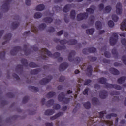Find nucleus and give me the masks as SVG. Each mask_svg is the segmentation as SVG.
Listing matches in <instances>:
<instances>
[{
	"instance_id": "obj_29",
	"label": "nucleus",
	"mask_w": 126,
	"mask_h": 126,
	"mask_svg": "<svg viewBox=\"0 0 126 126\" xmlns=\"http://www.w3.org/2000/svg\"><path fill=\"white\" fill-rule=\"evenodd\" d=\"M54 20L51 17H46L43 19V21L46 23H52Z\"/></svg>"
},
{
	"instance_id": "obj_53",
	"label": "nucleus",
	"mask_w": 126,
	"mask_h": 126,
	"mask_svg": "<svg viewBox=\"0 0 126 126\" xmlns=\"http://www.w3.org/2000/svg\"><path fill=\"white\" fill-rule=\"evenodd\" d=\"M88 58L91 61V62H95V61H97V57L89 56Z\"/></svg>"
},
{
	"instance_id": "obj_11",
	"label": "nucleus",
	"mask_w": 126,
	"mask_h": 126,
	"mask_svg": "<svg viewBox=\"0 0 126 126\" xmlns=\"http://www.w3.org/2000/svg\"><path fill=\"white\" fill-rule=\"evenodd\" d=\"M11 2V0H6L5 2L2 5L1 7L4 9L5 11H8L9 10V3Z\"/></svg>"
},
{
	"instance_id": "obj_47",
	"label": "nucleus",
	"mask_w": 126,
	"mask_h": 126,
	"mask_svg": "<svg viewBox=\"0 0 126 126\" xmlns=\"http://www.w3.org/2000/svg\"><path fill=\"white\" fill-rule=\"evenodd\" d=\"M110 95L114 96V95H120V92L117 91H112L110 92Z\"/></svg>"
},
{
	"instance_id": "obj_35",
	"label": "nucleus",
	"mask_w": 126,
	"mask_h": 126,
	"mask_svg": "<svg viewBox=\"0 0 126 126\" xmlns=\"http://www.w3.org/2000/svg\"><path fill=\"white\" fill-rule=\"evenodd\" d=\"M12 29H16L18 26H19V22H14L12 23Z\"/></svg>"
},
{
	"instance_id": "obj_58",
	"label": "nucleus",
	"mask_w": 126,
	"mask_h": 126,
	"mask_svg": "<svg viewBox=\"0 0 126 126\" xmlns=\"http://www.w3.org/2000/svg\"><path fill=\"white\" fill-rule=\"evenodd\" d=\"M90 22L93 24L95 22V17L94 16H91L90 17Z\"/></svg>"
},
{
	"instance_id": "obj_20",
	"label": "nucleus",
	"mask_w": 126,
	"mask_h": 126,
	"mask_svg": "<svg viewBox=\"0 0 126 126\" xmlns=\"http://www.w3.org/2000/svg\"><path fill=\"white\" fill-rule=\"evenodd\" d=\"M55 114V110L54 109H47L45 112V115L46 116H52Z\"/></svg>"
},
{
	"instance_id": "obj_10",
	"label": "nucleus",
	"mask_w": 126,
	"mask_h": 126,
	"mask_svg": "<svg viewBox=\"0 0 126 126\" xmlns=\"http://www.w3.org/2000/svg\"><path fill=\"white\" fill-rule=\"evenodd\" d=\"M87 17H88V14L87 13H80L77 16V20L78 21H81L83 19H86Z\"/></svg>"
},
{
	"instance_id": "obj_19",
	"label": "nucleus",
	"mask_w": 126,
	"mask_h": 126,
	"mask_svg": "<svg viewBox=\"0 0 126 126\" xmlns=\"http://www.w3.org/2000/svg\"><path fill=\"white\" fill-rule=\"evenodd\" d=\"M108 88H114V89H116L117 90H121L122 87L117 84H110Z\"/></svg>"
},
{
	"instance_id": "obj_12",
	"label": "nucleus",
	"mask_w": 126,
	"mask_h": 126,
	"mask_svg": "<svg viewBox=\"0 0 126 126\" xmlns=\"http://www.w3.org/2000/svg\"><path fill=\"white\" fill-rule=\"evenodd\" d=\"M68 67V63L66 62H63L59 66V70L60 71H63Z\"/></svg>"
},
{
	"instance_id": "obj_31",
	"label": "nucleus",
	"mask_w": 126,
	"mask_h": 126,
	"mask_svg": "<svg viewBox=\"0 0 126 126\" xmlns=\"http://www.w3.org/2000/svg\"><path fill=\"white\" fill-rule=\"evenodd\" d=\"M92 102L93 105L96 106V105H98V103H99V99L96 97H94L92 99Z\"/></svg>"
},
{
	"instance_id": "obj_1",
	"label": "nucleus",
	"mask_w": 126,
	"mask_h": 126,
	"mask_svg": "<svg viewBox=\"0 0 126 126\" xmlns=\"http://www.w3.org/2000/svg\"><path fill=\"white\" fill-rule=\"evenodd\" d=\"M28 48H29V45L28 44L24 45L23 49L20 46H15L10 51V54L12 56H15L19 51H23L25 55L26 56H28V55L31 54V50L30 49H28Z\"/></svg>"
},
{
	"instance_id": "obj_39",
	"label": "nucleus",
	"mask_w": 126,
	"mask_h": 126,
	"mask_svg": "<svg viewBox=\"0 0 126 126\" xmlns=\"http://www.w3.org/2000/svg\"><path fill=\"white\" fill-rule=\"evenodd\" d=\"M29 89H31L32 91H35V92H38L39 91V88L38 87L31 86L29 87Z\"/></svg>"
},
{
	"instance_id": "obj_51",
	"label": "nucleus",
	"mask_w": 126,
	"mask_h": 126,
	"mask_svg": "<svg viewBox=\"0 0 126 126\" xmlns=\"http://www.w3.org/2000/svg\"><path fill=\"white\" fill-rule=\"evenodd\" d=\"M28 100H29V96H26L23 97L22 103L25 104L28 102Z\"/></svg>"
},
{
	"instance_id": "obj_61",
	"label": "nucleus",
	"mask_w": 126,
	"mask_h": 126,
	"mask_svg": "<svg viewBox=\"0 0 126 126\" xmlns=\"http://www.w3.org/2000/svg\"><path fill=\"white\" fill-rule=\"evenodd\" d=\"M103 62L104 63H111V61L110 60H108L107 59H103Z\"/></svg>"
},
{
	"instance_id": "obj_4",
	"label": "nucleus",
	"mask_w": 126,
	"mask_h": 126,
	"mask_svg": "<svg viewBox=\"0 0 126 126\" xmlns=\"http://www.w3.org/2000/svg\"><path fill=\"white\" fill-rule=\"evenodd\" d=\"M76 54V52H75V51L72 50L69 54L68 59L69 62H73V61H74L76 64H78V63H80V61H81V58L79 57H77L75 59L73 58V57H74Z\"/></svg>"
},
{
	"instance_id": "obj_37",
	"label": "nucleus",
	"mask_w": 126,
	"mask_h": 126,
	"mask_svg": "<svg viewBox=\"0 0 126 126\" xmlns=\"http://www.w3.org/2000/svg\"><path fill=\"white\" fill-rule=\"evenodd\" d=\"M29 66H30V67H32V68H35L36 67H39V65L35 64V63L34 62H31L29 63Z\"/></svg>"
},
{
	"instance_id": "obj_13",
	"label": "nucleus",
	"mask_w": 126,
	"mask_h": 126,
	"mask_svg": "<svg viewBox=\"0 0 126 126\" xmlns=\"http://www.w3.org/2000/svg\"><path fill=\"white\" fill-rule=\"evenodd\" d=\"M108 97V92L106 90H102L99 92V97L101 99H106Z\"/></svg>"
},
{
	"instance_id": "obj_8",
	"label": "nucleus",
	"mask_w": 126,
	"mask_h": 126,
	"mask_svg": "<svg viewBox=\"0 0 126 126\" xmlns=\"http://www.w3.org/2000/svg\"><path fill=\"white\" fill-rule=\"evenodd\" d=\"M48 79L47 78H44L41 80L39 81V84H41V85H46L47 83H49V82H50V81L53 79V76L51 75L48 76Z\"/></svg>"
},
{
	"instance_id": "obj_15",
	"label": "nucleus",
	"mask_w": 126,
	"mask_h": 126,
	"mask_svg": "<svg viewBox=\"0 0 126 126\" xmlns=\"http://www.w3.org/2000/svg\"><path fill=\"white\" fill-rule=\"evenodd\" d=\"M16 72L18 74H22L23 73V65H17L16 67Z\"/></svg>"
},
{
	"instance_id": "obj_52",
	"label": "nucleus",
	"mask_w": 126,
	"mask_h": 126,
	"mask_svg": "<svg viewBox=\"0 0 126 126\" xmlns=\"http://www.w3.org/2000/svg\"><path fill=\"white\" fill-rule=\"evenodd\" d=\"M53 109L54 110H60L61 109V105L59 104H55L53 106Z\"/></svg>"
},
{
	"instance_id": "obj_26",
	"label": "nucleus",
	"mask_w": 126,
	"mask_h": 126,
	"mask_svg": "<svg viewBox=\"0 0 126 126\" xmlns=\"http://www.w3.org/2000/svg\"><path fill=\"white\" fill-rule=\"evenodd\" d=\"M70 8H71V5L70 4H67L66 5L63 9V12H68L69 10H70Z\"/></svg>"
},
{
	"instance_id": "obj_48",
	"label": "nucleus",
	"mask_w": 126,
	"mask_h": 126,
	"mask_svg": "<svg viewBox=\"0 0 126 126\" xmlns=\"http://www.w3.org/2000/svg\"><path fill=\"white\" fill-rule=\"evenodd\" d=\"M32 32H33V33H35V34H37L38 33V29L37 27L35 26H32Z\"/></svg>"
},
{
	"instance_id": "obj_33",
	"label": "nucleus",
	"mask_w": 126,
	"mask_h": 126,
	"mask_svg": "<svg viewBox=\"0 0 126 126\" xmlns=\"http://www.w3.org/2000/svg\"><path fill=\"white\" fill-rule=\"evenodd\" d=\"M21 63L22 64L24 65V66H28V62H27V60H26V59H21Z\"/></svg>"
},
{
	"instance_id": "obj_9",
	"label": "nucleus",
	"mask_w": 126,
	"mask_h": 126,
	"mask_svg": "<svg viewBox=\"0 0 126 126\" xmlns=\"http://www.w3.org/2000/svg\"><path fill=\"white\" fill-rule=\"evenodd\" d=\"M98 81L99 83L101 84H104L105 86V88H109L110 84L107 83V79L104 77L99 78L98 79Z\"/></svg>"
},
{
	"instance_id": "obj_64",
	"label": "nucleus",
	"mask_w": 126,
	"mask_h": 126,
	"mask_svg": "<svg viewBox=\"0 0 126 126\" xmlns=\"http://www.w3.org/2000/svg\"><path fill=\"white\" fill-rule=\"evenodd\" d=\"M104 4L103 3L99 4L98 5L99 9L100 10H103V9H104Z\"/></svg>"
},
{
	"instance_id": "obj_17",
	"label": "nucleus",
	"mask_w": 126,
	"mask_h": 126,
	"mask_svg": "<svg viewBox=\"0 0 126 126\" xmlns=\"http://www.w3.org/2000/svg\"><path fill=\"white\" fill-rule=\"evenodd\" d=\"M92 71H93V68H92V66L89 65L88 66L87 68V75L89 77H90L92 75Z\"/></svg>"
},
{
	"instance_id": "obj_43",
	"label": "nucleus",
	"mask_w": 126,
	"mask_h": 126,
	"mask_svg": "<svg viewBox=\"0 0 126 126\" xmlns=\"http://www.w3.org/2000/svg\"><path fill=\"white\" fill-rule=\"evenodd\" d=\"M111 10H112V7L111 6L109 5L105 7V11L106 13H110Z\"/></svg>"
},
{
	"instance_id": "obj_40",
	"label": "nucleus",
	"mask_w": 126,
	"mask_h": 126,
	"mask_svg": "<svg viewBox=\"0 0 126 126\" xmlns=\"http://www.w3.org/2000/svg\"><path fill=\"white\" fill-rule=\"evenodd\" d=\"M118 115L115 113H111L106 115V119H111L112 117H114V118H116V117Z\"/></svg>"
},
{
	"instance_id": "obj_50",
	"label": "nucleus",
	"mask_w": 126,
	"mask_h": 126,
	"mask_svg": "<svg viewBox=\"0 0 126 126\" xmlns=\"http://www.w3.org/2000/svg\"><path fill=\"white\" fill-rule=\"evenodd\" d=\"M92 82V80H91V79H86L85 80L84 83V85H90V83H91Z\"/></svg>"
},
{
	"instance_id": "obj_27",
	"label": "nucleus",
	"mask_w": 126,
	"mask_h": 126,
	"mask_svg": "<svg viewBox=\"0 0 126 126\" xmlns=\"http://www.w3.org/2000/svg\"><path fill=\"white\" fill-rule=\"evenodd\" d=\"M45 9V5L44 4H40L38 5L36 8L37 11H42Z\"/></svg>"
},
{
	"instance_id": "obj_32",
	"label": "nucleus",
	"mask_w": 126,
	"mask_h": 126,
	"mask_svg": "<svg viewBox=\"0 0 126 126\" xmlns=\"http://www.w3.org/2000/svg\"><path fill=\"white\" fill-rule=\"evenodd\" d=\"M55 103V101L54 99H50L46 103V107H51V106H53L54 103Z\"/></svg>"
},
{
	"instance_id": "obj_25",
	"label": "nucleus",
	"mask_w": 126,
	"mask_h": 126,
	"mask_svg": "<svg viewBox=\"0 0 126 126\" xmlns=\"http://www.w3.org/2000/svg\"><path fill=\"white\" fill-rule=\"evenodd\" d=\"M120 28L121 30H126V19H124L122 22Z\"/></svg>"
},
{
	"instance_id": "obj_22",
	"label": "nucleus",
	"mask_w": 126,
	"mask_h": 126,
	"mask_svg": "<svg viewBox=\"0 0 126 126\" xmlns=\"http://www.w3.org/2000/svg\"><path fill=\"white\" fill-rule=\"evenodd\" d=\"M95 27L97 30H100L102 29L103 27V25H102V23L100 22V21H97L95 23Z\"/></svg>"
},
{
	"instance_id": "obj_30",
	"label": "nucleus",
	"mask_w": 126,
	"mask_h": 126,
	"mask_svg": "<svg viewBox=\"0 0 126 126\" xmlns=\"http://www.w3.org/2000/svg\"><path fill=\"white\" fill-rule=\"evenodd\" d=\"M95 29H90L86 30V33L88 34V35H93Z\"/></svg>"
},
{
	"instance_id": "obj_59",
	"label": "nucleus",
	"mask_w": 126,
	"mask_h": 126,
	"mask_svg": "<svg viewBox=\"0 0 126 126\" xmlns=\"http://www.w3.org/2000/svg\"><path fill=\"white\" fill-rule=\"evenodd\" d=\"M89 90L90 89L88 88H86L83 92V94H84V95H88V91H89Z\"/></svg>"
},
{
	"instance_id": "obj_36",
	"label": "nucleus",
	"mask_w": 126,
	"mask_h": 126,
	"mask_svg": "<svg viewBox=\"0 0 126 126\" xmlns=\"http://www.w3.org/2000/svg\"><path fill=\"white\" fill-rule=\"evenodd\" d=\"M112 53L113 55L115 56V58L116 59H118V57H119V53H118V51H117V49L116 48H113L112 50Z\"/></svg>"
},
{
	"instance_id": "obj_46",
	"label": "nucleus",
	"mask_w": 126,
	"mask_h": 126,
	"mask_svg": "<svg viewBox=\"0 0 126 126\" xmlns=\"http://www.w3.org/2000/svg\"><path fill=\"white\" fill-rule=\"evenodd\" d=\"M112 19L114 21V22H117V21L119 20V17H118L116 14H113L112 15Z\"/></svg>"
},
{
	"instance_id": "obj_56",
	"label": "nucleus",
	"mask_w": 126,
	"mask_h": 126,
	"mask_svg": "<svg viewBox=\"0 0 126 126\" xmlns=\"http://www.w3.org/2000/svg\"><path fill=\"white\" fill-rule=\"evenodd\" d=\"M7 95L9 98H14V94L13 93L9 92L7 94Z\"/></svg>"
},
{
	"instance_id": "obj_63",
	"label": "nucleus",
	"mask_w": 126,
	"mask_h": 126,
	"mask_svg": "<svg viewBox=\"0 0 126 126\" xmlns=\"http://www.w3.org/2000/svg\"><path fill=\"white\" fill-rule=\"evenodd\" d=\"M122 45H123L124 46H126V39L125 38H122L121 39V41Z\"/></svg>"
},
{
	"instance_id": "obj_45",
	"label": "nucleus",
	"mask_w": 126,
	"mask_h": 126,
	"mask_svg": "<svg viewBox=\"0 0 126 126\" xmlns=\"http://www.w3.org/2000/svg\"><path fill=\"white\" fill-rule=\"evenodd\" d=\"M5 51H3V52L0 53V59L1 60H4L5 59Z\"/></svg>"
},
{
	"instance_id": "obj_3",
	"label": "nucleus",
	"mask_w": 126,
	"mask_h": 126,
	"mask_svg": "<svg viewBox=\"0 0 126 126\" xmlns=\"http://www.w3.org/2000/svg\"><path fill=\"white\" fill-rule=\"evenodd\" d=\"M54 41L55 43H60L61 45H65V44H68V45H76V44H77V40L75 39H71L69 40V41H67L65 39H63L60 40V39L58 38H55L54 39Z\"/></svg>"
},
{
	"instance_id": "obj_16",
	"label": "nucleus",
	"mask_w": 126,
	"mask_h": 126,
	"mask_svg": "<svg viewBox=\"0 0 126 126\" xmlns=\"http://www.w3.org/2000/svg\"><path fill=\"white\" fill-rule=\"evenodd\" d=\"M116 12L117 14L118 15H120L122 13V3H117L116 5Z\"/></svg>"
},
{
	"instance_id": "obj_23",
	"label": "nucleus",
	"mask_w": 126,
	"mask_h": 126,
	"mask_svg": "<svg viewBox=\"0 0 126 126\" xmlns=\"http://www.w3.org/2000/svg\"><path fill=\"white\" fill-rule=\"evenodd\" d=\"M126 76H122L118 78L117 80V82L119 84H123L126 81Z\"/></svg>"
},
{
	"instance_id": "obj_6",
	"label": "nucleus",
	"mask_w": 126,
	"mask_h": 126,
	"mask_svg": "<svg viewBox=\"0 0 126 126\" xmlns=\"http://www.w3.org/2000/svg\"><path fill=\"white\" fill-rule=\"evenodd\" d=\"M119 37V35L117 33H114L112 34V37L110 38L109 42L111 46H114L117 44V42L118 41V38Z\"/></svg>"
},
{
	"instance_id": "obj_18",
	"label": "nucleus",
	"mask_w": 126,
	"mask_h": 126,
	"mask_svg": "<svg viewBox=\"0 0 126 126\" xmlns=\"http://www.w3.org/2000/svg\"><path fill=\"white\" fill-rule=\"evenodd\" d=\"M109 71L113 75H119L120 74V71L115 68H110Z\"/></svg>"
},
{
	"instance_id": "obj_49",
	"label": "nucleus",
	"mask_w": 126,
	"mask_h": 126,
	"mask_svg": "<svg viewBox=\"0 0 126 126\" xmlns=\"http://www.w3.org/2000/svg\"><path fill=\"white\" fill-rule=\"evenodd\" d=\"M86 11L90 14H93L94 13V9L91 8H87Z\"/></svg>"
},
{
	"instance_id": "obj_2",
	"label": "nucleus",
	"mask_w": 126,
	"mask_h": 126,
	"mask_svg": "<svg viewBox=\"0 0 126 126\" xmlns=\"http://www.w3.org/2000/svg\"><path fill=\"white\" fill-rule=\"evenodd\" d=\"M40 53L41 54V58L42 60H48V57L46 56V54L48 56V57H50V58H54V59H58V58H60V56H61V54H60V53L55 52L53 54L51 51L46 48H42L40 51Z\"/></svg>"
},
{
	"instance_id": "obj_28",
	"label": "nucleus",
	"mask_w": 126,
	"mask_h": 126,
	"mask_svg": "<svg viewBox=\"0 0 126 126\" xmlns=\"http://www.w3.org/2000/svg\"><path fill=\"white\" fill-rule=\"evenodd\" d=\"M56 95V92H49L47 94V97L48 98V99H50V98H53L54 96Z\"/></svg>"
},
{
	"instance_id": "obj_55",
	"label": "nucleus",
	"mask_w": 126,
	"mask_h": 126,
	"mask_svg": "<svg viewBox=\"0 0 126 126\" xmlns=\"http://www.w3.org/2000/svg\"><path fill=\"white\" fill-rule=\"evenodd\" d=\"M108 25L109 27H114V25H115V23H114V22H113V21L110 20L108 21Z\"/></svg>"
},
{
	"instance_id": "obj_14",
	"label": "nucleus",
	"mask_w": 126,
	"mask_h": 126,
	"mask_svg": "<svg viewBox=\"0 0 126 126\" xmlns=\"http://www.w3.org/2000/svg\"><path fill=\"white\" fill-rule=\"evenodd\" d=\"M11 37H12V34L11 33H8L3 37L4 40H7L5 42H2V45H5V44H7L8 42H9L10 41V39H11Z\"/></svg>"
},
{
	"instance_id": "obj_42",
	"label": "nucleus",
	"mask_w": 126,
	"mask_h": 126,
	"mask_svg": "<svg viewBox=\"0 0 126 126\" xmlns=\"http://www.w3.org/2000/svg\"><path fill=\"white\" fill-rule=\"evenodd\" d=\"M43 16V14L40 12H36L34 14V18H41Z\"/></svg>"
},
{
	"instance_id": "obj_24",
	"label": "nucleus",
	"mask_w": 126,
	"mask_h": 126,
	"mask_svg": "<svg viewBox=\"0 0 126 126\" xmlns=\"http://www.w3.org/2000/svg\"><path fill=\"white\" fill-rule=\"evenodd\" d=\"M42 69H34L33 70H32L31 71V74L36 75V74H38L40 71H41Z\"/></svg>"
},
{
	"instance_id": "obj_5",
	"label": "nucleus",
	"mask_w": 126,
	"mask_h": 126,
	"mask_svg": "<svg viewBox=\"0 0 126 126\" xmlns=\"http://www.w3.org/2000/svg\"><path fill=\"white\" fill-rule=\"evenodd\" d=\"M58 101L59 102H63L64 104H68L70 102V99L68 98H65V94L63 92H62L58 95Z\"/></svg>"
},
{
	"instance_id": "obj_54",
	"label": "nucleus",
	"mask_w": 126,
	"mask_h": 126,
	"mask_svg": "<svg viewBox=\"0 0 126 126\" xmlns=\"http://www.w3.org/2000/svg\"><path fill=\"white\" fill-rule=\"evenodd\" d=\"M47 31L48 33H54V32H55V28L50 27Z\"/></svg>"
},
{
	"instance_id": "obj_7",
	"label": "nucleus",
	"mask_w": 126,
	"mask_h": 126,
	"mask_svg": "<svg viewBox=\"0 0 126 126\" xmlns=\"http://www.w3.org/2000/svg\"><path fill=\"white\" fill-rule=\"evenodd\" d=\"M97 49L95 47L84 48L82 50L83 54L88 55V53H96Z\"/></svg>"
},
{
	"instance_id": "obj_57",
	"label": "nucleus",
	"mask_w": 126,
	"mask_h": 126,
	"mask_svg": "<svg viewBox=\"0 0 126 126\" xmlns=\"http://www.w3.org/2000/svg\"><path fill=\"white\" fill-rule=\"evenodd\" d=\"M104 56L106 58H111V53L108 51H105L104 52Z\"/></svg>"
},
{
	"instance_id": "obj_41",
	"label": "nucleus",
	"mask_w": 126,
	"mask_h": 126,
	"mask_svg": "<svg viewBox=\"0 0 126 126\" xmlns=\"http://www.w3.org/2000/svg\"><path fill=\"white\" fill-rule=\"evenodd\" d=\"M76 14V13H75V10H72L71 11L70 17H71V19H75Z\"/></svg>"
},
{
	"instance_id": "obj_62",
	"label": "nucleus",
	"mask_w": 126,
	"mask_h": 126,
	"mask_svg": "<svg viewBox=\"0 0 126 126\" xmlns=\"http://www.w3.org/2000/svg\"><path fill=\"white\" fill-rule=\"evenodd\" d=\"M104 114H106V112H105V111L100 112L99 113V118H100V119H102V118L104 117Z\"/></svg>"
},
{
	"instance_id": "obj_21",
	"label": "nucleus",
	"mask_w": 126,
	"mask_h": 126,
	"mask_svg": "<svg viewBox=\"0 0 126 126\" xmlns=\"http://www.w3.org/2000/svg\"><path fill=\"white\" fill-rule=\"evenodd\" d=\"M63 112H59L53 116L51 117L50 119L52 120H56V119H58L59 117H61V116H63Z\"/></svg>"
},
{
	"instance_id": "obj_44",
	"label": "nucleus",
	"mask_w": 126,
	"mask_h": 126,
	"mask_svg": "<svg viewBox=\"0 0 126 126\" xmlns=\"http://www.w3.org/2000/svg\"><path fill=\"white\" fill-rule=\"evenodd\" d=\"M38 27L40 30H44L47 27V25L45 23H42L39 25Z\"/></svg>"
},
{
	"instance_id": "obj_38",
	"label": "nucleus",
	"mask_w": 126,
	"mask_h": 126,
	"mask_svg": "<svg viewBox=\"0 0 126 126\" xmlns=\"http://www.w3.org/2000/svg\"><path fill=\"white\" fill-rule=\"evenodd\" d=\"M66 49V47L65 45L61 46V45H57L56 46V50L58 51H61V50H65Z\"/></svg>"
},
{
	"instance_id": "obj_60",
	"label": "nucleus",
	"mask_w": 126,
	"mask_h": 126,
	"mask_svg": "<svg viewBox=\"0 0 126 126\" xmlns=\"http://www.w3.org/2000/svg\"><path fill=\"white\" fill-rule=\"evenodd\" d=\"M122 61H123L124 64H125V65H126V56L124 55L122 57Z\"/></svg>"
},
{
	"instance_id": "obj_34",
	"label": "nucleus",
	"mask_w": 126,
	"mask_h": 126,
	"mask_svg": "<svg viewBox=\"0 0 126 126\" xmlns=\"http://www.w3.org/2000/svg\"><path fill=\"white\" fill-rule=\"evenodd\" d=\"M83 106L87 110H89V109H90V108H91V103H90V102H87L84 103Z\"/></svg>"
}]
</instances>
